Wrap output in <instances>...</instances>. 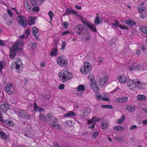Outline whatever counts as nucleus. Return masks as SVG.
<instances>
[{
  "label": "nucleus",
  "instance_id": "1",
  "mask_svg": "<svg viewBox=\"0 0 147 147\" xmlns=\"http://www.w3.org/2000/svg\"><path fill=\"white\" fill-rule=\"evenodd\" d=\"M58 76L63 83L72 77L73 74L72 73L68 71L67 69H65L61 70L60 73L58 74Z\"/></svg>",
  "mask_w": 147,
  "mask_h": 147
},
{
  "label": "nucleus",
  "instance_id": "2",
  "mask_svg": "<svg viewBox=\"0 0 147 147\" xmlns=\"http://www.w3.org/2000/svg\"><path fill=\"white\" fill-rule=\"evenodd\" d=\"M74 30L78 34H82L86 31V28L82 24H79L75 28Z\"/></svg>",
  "mask_w": 147,
  "mask_h": 147
},
{
  "label": "nucleus",
  "instance_id": "3",
  "mask_svg": "<svg viewBox=\"0 0 147 147\" xmlns=\"http://www.w3.org/2000/svg\"><path fill=\"white\" fill-rule=\"evenodd\" d=\"M88 78L91 83L92 87L93 90L96 92H99V89L96 85L94 76L90 75L88 76Z\"/></svg>",
  "mask_w": 147,
  "mask_h": 147
},
{
  "label": "nucleus",
  "instance_id": "4",
  "mask_svg": "<svg viewBox=\"0 0 147 147\" xmlns=\"http://www.w3.org/2000/svg\"><path fill=\"white\" fill-rule=\"evenodd\" d=\"M91 66L90 63L85 62L84 65H83L84 67H82L80 69L81 72L84 74H86L89 73L91 71Z\"/></svg>",
  "mask_w": 147,
  "mask_h": 147
},
{
  "label": "nucleus",
  "instance_id": "5",
  "mask_svg": "<svg viewBox=\"0 0 147 147\" xmlns=\"http://www.w3.org/2000/svg\"><path fill=\"white\" fill-rule=\"evenodd\" d=\"M19 115L22 118L25 119H30L31 118V115L28 114L25 111L21 110L19 111Z\"/></svg>",
  "mask_w": 147,
  "mask_h": 147
},
{
  "label": "nucleus",
  "instance_id": "6",
  "mask_svg": "<svg viewBox=\"0 0 147 147\" xmlns=\"http://www.w3.org/2000/svg\"><path fill=\"white\" fill-rule=\"evenodd\" d=\"M18 18L20 20V21H18V24L22 25L24 28L26 27L27 22L26 18L23 16H19Z\"/></svg>",
  "mask_w": 147,
  "mask_h": 147
},
{
  "label": "nucleus",
  "instance_id": "7",
  "mask_svg": "<svg viewBox=\"0 0 147 147\" xmlns=\"http://www.w3.org/2000/svg\"><path fill=\"white\" fill-rule=\"evenodd\" d=\"M138 80H129L128 82L127 85V86L131 90H134V88H136L135 86H136L137 83L136 82H137Z\"/></svg>",
  "mask_w": 147,
  "mask_h": 147
},
{
  "label": "nucleus",
  "instance_id": "8",
  "mask_svg": "<svg viewBox=\"0 0 147 147\" xmlns=\"http://www.w3.org/2000/svg\"><path fill=\"white\" fill-rule=\"evenodd\" d=\"M57 63L60 65L66 67L68 65L67 61L64 60L63 59L62 56H59L57 59Z\"/></svg>",
  "mask_w": 147,
  "mask_h": 147
},
{
  "label": "nucleus",
  "instance_id": "9",
  "mask_svg": "<svg viewBox=\"0 0 147 147\" xmlns=\"http://www.w3.org/2000/svg\"><path fill=\"white\" fill-rule=\"evenodd\" d=\"M12 86V84L8 83L5 87V91L9 94H12L13 93V90Z\"/></svg>",
  "mask_w": 147,
  "mask_h": 147
},
{
  "label": "nucleus",
  "instance_id": "10",
  "mask_svg": "<svg viewBox=\"0 0 147 147\" xmlns=\"http://www.w3.org/2000/svg\"><path fill=\"white\" fill-rule=\"evenodd\" d=\"M137 82H136L137 84L135 86L136 88L137 87L140 90H142L144 89L146 87L145 84L142 83L140 82L138 80Z\"/></svg>",
  "mask_w": 147,
  "mask_h": 147
},
{
  "label": "nucleus",
  "instance_id": "11",
  "mask_svg": "<svg viewBox=\"0 0 147 147\" xmlns=\"http://www.w3.org/2000/svg\"><path fill=\"white\" fill-rule=\"evenodd\" d=\"M17 49L14 47H12L10 49L9 57L11 59H13L14 58V57L16 55L17 53Z\"/></svg>",
  "mask_w": 147,
  "mask_h": 147
},
{
  "label": "nucleus",
  "instance_id": "12",
  "mask_svg": "<svg viewBox=\"0 0 147 147\" xmlns=\"http://www.w3.org/2000/svg\"><path fill=\"white\" fill-rule=\"evenodd\" d=\"M9 108L7 104L3 103L0 106V110L1 111L2 113H6Z\"/></svg>",
  "mask_w": 147,
  "mask_h": 147
},
{
  "label": "nucleus",
  "instance_id": "13",
  "mask_svg": "<svg viewBox=\"0 0 147 147\" xmlns=\"http://www.w3.org/2000/svg\"><path fill=\"white\" fill-rule=\"evenodd\" d=\"M103 21V19H101L100 20V17L98 16H96L94 21V25H97L98 24H102Z\"/></svg>",
  "mask_w": 147,
  "mask_h": 147
},
{
  "label": "nucleus",
  "instance_id": "14",
  "mask_svg": "<svg viewBox=\"0 0 147 147\" xmlns=\"http://www.w3.org/2000/svg\"><path fill=\"white\" fill-rule=\"evenodd\" d=\"M100 120V118H96L95 117H92L91 120H88L87 121V123L88 124H90L92 123H94L95 121H99Z\"/></svg>",
  "mask_w": 147,
  "mask_h": 147
},
{
  "label": "nucleus",
  "instance_id": "15",
  "mask_svg": "<svg viewBox=\"0 0 147 147\" xmlns=\"http://www.w3.org/2000/svg\"><path fill=\"white\" fill-rule=\"evenodd\" d=\"M84 112L81 116L82 118H84L88 115L90 112L91 109L89 107H86L84 108Z\"/></svg>",
  "mask_w": 147,
  "mask_h": 147
},
{
  "label": "nucleus",
  "instance_id": "16",
  "mask_svg": "<svg viewBox=\"0 0 147 147\" xmlns=\"http://www.w3.org/2000/svg\"><path fill=\"white\" fill-rule=\"evenodd\" d=\"M20 43H22V41H20L19 42L16 41L13 47H14V48L16 49L18 51L20 52L21 51L22 49L21 48H19Z\"/></svg>",
  "mask_w": 147,
  "mask_h": 147
},
{
  "label": "nucleus",
  "instance_id": "17",
  "mask_svg": "<svg viewBox=\"0 0 147 147\" xmlns=\"http://www.w3.org/2000/svg\"><path fill=\"white\" fill-rule=\"evenodd\" d=\"M57 52L58 51L57 49L53 47L51 49L50 51V55L51 57L52 56H55L57 55Z\"/></svg>",
  "mask_w": 147,
  "mask_h": 147
},
{
  "label": "nucleus",
  "instance_id": "18",
  "mask_svg": "<svg viewBox=\"0 0 147 147\" xmlns=\"http://www.w3.org/2000/svg\"><path fill=\"white\" fill-rule=\"evenodd\" d=\"M95 25L93 24H91L90 22H89L88 24H87V26L94 32H96L97 31Z\"/></svg>",
  "mask_w": 147,
  "mask_h": 147
},
{
  "label": "nucleus",
  "instance_id": "19",
  "mask_svg": "<svg viewBox=\"0 0 147 147\" xmlns=\"http://www.w3.org/2000/svg\"><path fill=\"white\" fill-rule=\"evenodd\" d=\"M117 79L119 81L122 83H124L126 82L127 78L124 76H119L117 77Z\"/></svg>",
  "mask_w": 147,
  "mask_h": 147
},
{
  "label": "nucleus",
  "instance_id": "20",
  "mask_svg": "<svg viewBox=\"0 0 147 147\" xmlns=\"http://www.w3.org/2000/svg\"><path fill=\"white\" fill-rule=\"evenodd\" d=\"M3 123L9 126H12L13 125V122L9 120H2L1 121Z\"/></svg>",
  "mask_w": 147,
  "mask_h": 147
},
{
  "label": "nucleus",
  "instance_id": "21",
  "mask_svg": "<svg viewBox=\"0 0 147 147\" xmlns=\"http://www.w3.org/2000/svg\"><path fill=\"white\" fill-rule=\"evenodd\" d=\"M104 80V79H102L100 78H98L96 82L100 86H102L106 83V81Z\"/></svg>",
  "mask_w": 147,
  "mask_h": 147
},
{
  "label": "nucleus",
  "instance_id": "22",
  "mask_svg": "<svg viewBox=\"0 0 147 147\" xmlns=\"http://www.w3.org/2000/svg\"><path fill=\"white\" fill-rule=\"evenodd\" d=\"M116 101L120 103H124L127 101V98H116Z\"/></svg>",
  "mask_w": 147,
  "mask_h": 147
},
{
  "label": "nucleus",
  "instance_id": "23",
  "mask_svg": "<svg viewBox=\"0 0 147 147\" xmlns=\"http://www.w3.org/2000/svg\"><path fill=\"white\" fill-rule=\"evenodd\" d=\"M101 125L102 128L104 130L106 129L108 126V122L107 121H102Z\"/></svg>",
  "mask_w": 147,
  "mask_h": 147
},
{
  "label": "nucleus",
  "instance_id": "24",
  "mask_svg": "<svg viewBox=\"0 0 147 147\" xmlns=\"http://www.w3.org/2000/svg\"><path fill=\"white\" fill-rule=\"evenodd\" d=\"M125 23L129 26H133L136 25V22L131 19H129L126 21Z\"/></svg>",
  "mask_w": 147,
  "mask_h": 147
},
{
  "label": "nucleus",
  "instance_id": "25",
  "mask_svg": "<svg viewBox=\"0 0 147 147\" xmlns=\"http://www.w3.org/2000/svg\"><path fill=\"white\" fill-rule=\"evenodd\" d=\"M126 109L130 112H133L135 110V107L134 106L129 105L127 106Z\"/></svg>",
  "mask_w": 147,
  "mask_h": 147
},
{
  "label": "nucleus",
  "instance_id": "26",
  "mask_svg": "<svg viewBox=\"0 0 147 147\" xmlns=\"http://www.w3.org/2000/svg\"><path fill=\"white\" fill-rule=\"evenodd\" d=\"M30 34V30H27L26 31L25 34L23 35L20 36V37L22 38H24L26 39L28 38Z\"/></svg>",
  "mask_w": 147,
  "mask_h": 147
},
{
  "label": "nucleus",
  "instance_id": "27",
  "mask_svg": "<svg viewBox=\"0 0 147 147\" xmlns=\"http://www.w3.org/2000/svg\"><path fill=\"white\" fill-rule=\"evenodd\" d=\"M114 129L118 131H122L124 130V128L120 126H116L113 127Z\"/></svg>",
  "mask_w": 147,
  "mask_h": 147
},
{
  "label": "nucleus",
  "instance_id": "28",
  "mask_svg": "<svg viewBox=\"0 0 147 147\" xmlns=\"http://www.w3.org/2000/svg\"><path fill=\"white\" fill-rule=\"evenodd\" d=\"M50 125L52 129H59L60 127L59 125L57 123L50 124Z\"/></svg>",
  "mask_w": 147,
  "mask_h": 147
},
{
  "label": "nucleus",
  "instance_id": "29",
  "mask_svg": "<svg viewBox=\"0 0 147 147\" xmlns=\"http://www.w3.org/2000/svg\"><path fill=\"white\" fill-rule=\"evenodd\" d=\"M38 30L36 27H33L32 29V35L34 36H36V33L38 32Z\"/></svg>",
  "mask_w": 147,
  "mask_h": 147
},
{
  "label": "nucleus",
  "instance_id": "30",
  "mask_svg": "<svg viewBox=\"0 0 147 147\" xmlns=\"http://www.w3.org/2000/svg\"><path fill=\"white\" fill-rule=\"evenodd\" d=\"M91 39V36L89 33L87 32L86 37H84L83 38V40L84 41H88Z\"/></svg>",
  "mask_w": 147,
  "mask_h": 147
},
{
  "label": "nucleus",
  "instance_id": "31",
  "mask_svg": "<svg viewBox=\"0 0 147 147\" xmlns=\"http://www.w3.org/2000/svg\"><path fill=\"white\" fill-rule=\"evenodd\" d=\"M75 115V113L73 112L72 111H70L65 114L64 116L65 117H69L70 116H74Z\"/></svg>",
  "mask_w": 147,
  "mask_h": 147
},
{
  "label": "nucleus",
  "instance_id": "32",
  "mask_svg": "<svg viewBox=\"0 0 147 147\" xmlns=\"http://www.w3.org/2000/svg\"><path fill=\"white\" fill-rule=\"evenodd\" d=\"M85 88L84 85L82 84L80 85L77 88V90L79 92H83L85 90Z\"/></svg>",
  "mask_w": 147,
  "mask_h": 147
},
{
  "label": "nucleus",
  "instance_id": "33",
  "mask_svg": "<svg viewBox=\"0 0 147 147\" xmlns=\"http://www.w3.org/2000/svg\"><path fill=\"white\" fill-rule=\"evenodd\" d=\"M5 62L3 60L0 61V71L2 73V69L5 67Z\"/></svg>",
  "mask_w": 147,
  "mask_h": 147
},
{
  "label": "nucleus",
  "instance_id": "34",
  "mask_svg": "<svg viewBox=\"0 0 147 147\" xmlns=\"http://www.w3.org/2000/svg\"><path fill=\"white\" fill-rule=\"evenodd\" d=\"M39 118L40 119L45 122H47L49 119L43 115H40L39 116Z\"/></svg>",
  "mask_w": 147,
  "mask_h": 147
},
{
  "label": "nucleus",
  "instance_id": "35",
  "mask_svg": "<svg viewBox=\"0 0 147 147\" xmlns=\"http://www.w3.org/2000/svg\"><path fill=\"white\" fill-rule=\"evenodd\" d=\"M125 119V116L123 115L121 116V118L117 120L116 123H121L123 122Z\"/></svg>",
  "mask_w": 147,
  "mask_h": 147
},
{
  "label": "nucleus",
  "instance_id": "36",
  "mask_svg": "<svg viewBox=\"0 0 147 147\" xmlns=\"http://www.w3.org/2000/svg\"><path fill=\"white\" fill-rule=\"evenodd\" d=\"M114 21L115 22V23H112L111 24L113 25L112 28H113V27H114V28H117V27H119V23L117 20H115Z\"/></svg>",
  "mask_w": 147,
  "mask_h": 147
},
{
  "label": "nucleus",
  "instance_id": "37",
  "mask_svg": "<svg viewBox=\"0 0 147 147\" xmlns=\"http://www.w3.org/2000/svg\"><path fill=\"white\" fill-rule=\"evenodd\" d=\"M140 29L144 33L147 34V27L142 26L140 28Z\"/></svg>",
  "mask_w": 147,
  "mask_h": 147
},
{
  "label": "nucleus",
  "instance_id": "38",
  "mask_svg": "<svg viewBox=\"0 0 147 147\" xmlns=\"http://www.w3.org/2000/svg\"><path fill=\"white\" fill-rule=\"evenodd\" d=\"M138 99L140 100H144L145 99V96L143 95H138L137 96Z\"/></svg>",
  "mask_w": 147,
  "mask_h": 147
},
{
  "label": "nucleus",
  "instance_id": "39",
  "mask_svg": "<svg viewBox=\"0 0 147 147\" xmlns=\"http://www.w3.org/2000/svg\"><path fill=\"white\" fill-rule=\"evenodd\" d=\"M0 135L2 138H4L5 140H7V136L6 134L4 133L3 131H0Z\"/></svg>",
  "mask_w": 147,
  "mask_h": 147
},
{
  "label": "nucleus",
  "instance_id": "40",
  "mask_svg": "<svg viewBox=\"0 0 147 147\" xmlns=\"http://www.w3.org/2000/svg\"><path fill=\"white\" fill-rule=\"evenodd\" d=\"M35 23V20L33 18H31L29 19V21L28 24L29 25H30L33 24Z\"/></svg>",
  "mask_w": 147,
  "mask_h": 147
},
{
  "label": "nucleus",
  "instance_id": "41",
  "mask_svg": "<svg viewBox=\"0 0 147 147\" xmlns=\"http://www.w3.org/2000/svg\"><path fill=\"white\" fill-rule=\"evenodd\" d=\"M146 9V7L145 6H143L142 7H138V10L139 12L143 11Z\"/></svg>",
  "mask_w": 147,
  "mask_h": 147
},
{
  "label": "nucleus",
  "instance_id": "42",
  "mask_svg": "<svg viewBox=\"0 0 147 147\" xmlns=\"http://www.w3.org/2000/svg\"><path fill=\"white\" fill-rule=\"evenodd\" d=\"M71 13V10L68 8H67V10H66L65 12L63 13V16H65L69 14H70Z\"/></svg>",
  "mask_w": 147,
  "mask_h": 147
},
{
  "label": "nucleus",
  "instance_id": "43",
  "mask_svg": "<svg viewBox=\"0 0 147 147\" xmlns=\"http://www.w3.org/2000/svg\"><path fill=\"white\" fill-rule=\"evenodd\" d=\"M32 5L33 6L36 5L38 3V2L36 0H29Z\"/></svg>",
  "mask_w": 147,
  "mask_h": 147
},
{
  "label": "nucleus",
  "instance_id": "44",
  "mask_svg": "<svg viewBox=\"0 0 147 147\" xmlns=\"http://www.w3.org/2000/svg\"><path fill=\"white\" fill-rule=\"evenodd\" d=\"M80 19L81 20V21H82V23L84 24L86 26H87V24H88V23H89V22H87V23L86 22V19L82 17H80Z\"/></svg>",
  "mask_w": 147,
  "mask_h": 147
},
{
  "label": "nucleus",
  "instance_id": "45",
  "mask_svg": "<svg viewBox=\"0 0 147 147\" xmlns=\"http://www.w3.org/2000/svg\"><path fill=\"white\" fill-rule=\"evenodd\" d=\"M39 8L38 6H36L32 8V11L37 12L39 11Z\"/></svg>",
  "mask_w": 147,
  "mask_h": 147
},
{
  "label": "nucleus",
  "instance_id": "46",
  "mask_svg": "<svg viewBox=\"0 0 147 147\" xmlns=\"http://www.w3.org/2000/svg\"><path fill=\"white\" fill-rule=\"evenodd\" d=\"M115 138L116 140L119 142H123V141L124 139L123 138L119 137H115Z\"/></svg>",
  "mask_w": 147,
  "mask_h": 147
},
{
  "label": "nucleus",
  "instance_id": "47",
  "mask_svg": "<svg viewBox=\"0 0 147 147\" xmlns=\"http://www.w3.org/2000/svg\"><path fill=\"white\" fill-rule=\"evenodd\" d=\"M31 45L32 46V48L33 49H34L36 48V47L37 46V45L36 43L32 42L31 44Z\"/></svg>",
  "mask_w": 147,
  "mask_h": 147
},
{
  "label": "nucleus",
  "instance_id": "48",
  "mask_svg": "<svg viewBox=\"0 0 147 147\" xmlns=\"http://www.w3.org/2000/svg\"><path fill=\"white\" fill-rule=\"evenodd\" d=\"M119 27L121 29H128V28L127 27V26H123L122 25H120L119 24Z\"/></svg>",
  "mask_w": 147,
  "mask_h": 147
},
{
  "label": "nucleus",
  "instance_id": "49",
  "mask_svg": "<svg viewBox=\"0 0 147 147\" xmlns=\"http://www.w3.org/2000/svg\"><path fill=\"white\" fill-rule=\"evenodd\" d=\"M99 133L98 131H96L92 135V137L93 138H96L98 135Z\"/></svg>",
  "mask_w": 147,
  "mask_h": 147
},
{
  "label": "nucleus",
  "instance_id": "50",
  "mask_svg": "<svg viewBox=\"0 0 147 147\" xmlns=\"http://www.w3.org/2000/svg\"><path fill=\"white\" fill-rule=\"evenodd\" d=\"M50 121H51L53 123H56L57 121V119L56 118L52 117V119H51Z\"/></svg>",
  "mask_w": 147,
  "mask_h": 147
},
{
  "label": "nucleus",
  "instance_id": "51",
  "mask_svg": "<svg viewBox=\"0 0 147 147\" xmlns=\"http://www.w3.org/2000/svg\"><path fill=\"white\" fill-rule=\"evenodd\" d=\"M35 111L39 112H43L44 111V109L43 108H37L35 110Z\"/></svg>",
  "mask_w": 147,
  "mask_h": 147
},
{
  "label": "nucleus",
  "instance_id": "52",
  "mask_svg": "<svg viewBox=\"0 0 147 147\" xmlns=\"http://www.w3.org/2000/svg\"><path fill=\"white\" fill-rule=\"evenodd\" d=\"M117 42V40L115 38L112 39L110 40V43L111 44H114Z\"/></svg>",
  "mask_w": 147,
  "mask_h": 147
},
{
  "label": "nucleus",
  "instance_id": "53",
  "mask_svg": "<svg viewBox=\"0 0 147 147\" xmlns=\"http://www.w3.org/2000/svg\"><path fill=\"white\" fill-rule=\"evenodd\" d=\"M66 45V44H65V41H63L62 42L61 48V49H65V47Z\"/></svg>",
  "mask_w": 147,
  "mask_h": 147
},
{
  "label": "nucleus",
  "instance_id": "54",
  "mask_svg": "<svg viewBox=\"0 0 147 147\" xmlns=\"http://www.w3.org/2000/svg\"><path fill=\"white\" fill-rule=\"evenodd\" d=\"M63 24L64 28L66 29L67 28L68 25V22H63Z\"/></svg>",
  "mask_w": 147,
  "mask_h": 147
},
{
  "label": "nucleus",
  "instance_id": "55",
  "mask_svg": "<svg viewBox=\"0 0 147 147\" xmlns=\"http://www.w3.org/2000/svg\"><path fill=\"white\" fill-rule=\"evenodd\" d=\"M137 126L135 125H132L131 126L130 128V130H131L133 129L137 128Z\"/></svg>",
  "mask_w": 147,
  "mask_h": 147
},
{
  "label": "nucleus",
  "instance_id": "56",
  "mask_svg": "<svg viewBox=\"0 0 147 147\" xmlns=\"http://www.w3.org/2000/svg\"><path fill=\"white\" fill-rule=\"evenodd\" d=\"M16 64L20 66H22L23 65V63L21 60H19L18 62H16Z\"/></svg>",
  "mask_w": 147,
  "mask_h": 147
},
{
  "label": "nucleus",
  "instance_id": "57",
  "mask_svg": "<svg viewBox=\"0 0 147 147\" xmlns=\"http://www.w3.org/2000/svg\"><path fill=\"white\" fill-rule=\"evenodd\" d=\"M64 85L63 84H61L59 86V88L60 90H63L64 89Z\"/></svg>",
  "mask_w": 147,
  "mask_h": 147
},
{
  "label": "nucleus",
  "instance_id": "58",
  "mask_svg": "<svg viewBox=\"0 0 147 147\" xmlns=\"http://www.w3.org/2000/svg\"><path fill=\"white\" fill-rule=\"evenodd\" d=\"M31 7L28 4H27V5L26 6V8L28 11L31 10Z\"/></svg>",
  "mask_w": 147,
  "mask_h": 147
},
{
  "label": "nucleus",
  "instance_id": "59",
  "mask_svg": "<svg viewBox=\"0 0 147 147\" xmlns=\"http://www.w3.org/2000/svg\"><path fill=\"white\" fill-rule=\"evenodd\" d=\"M5 45V43L3 40L0 39V45L3 46Z\"/></svg>",
  "mask_w": 147,
  "mask_h": 147
},
{
  "label": "nucleus",
  "instance_id": "60",
  "mask_svg": "<svg viewBox=\"0 0 147 147\" xmlns=\"http://www.w3.org/2000/svg\"><path fill=\"white\" fill-rule=\"evenodd\" d=\"M69 33V31H64L61 33V34L63 36L65 35L66 34Z\"/></svg>",
  "mask_w": 147,
  "mask_h": 147
},
{
  "label": "nucleus",
  "instance_id": "61",
  "mask_svg": "<svg viewBox=\"0 0 147 147\" xmlns=\"http://www.w3.org/2000/svg\"><path fill=\"white\" fill-rule=\"evenodd\" d=\"M48 14H49V17H51V16L53 17L54 16V15L53 13L51 11H49V12L48 13Z\"/></svg>",
  "mask_w": 147,
  "mask_h": 147
},
{
  "label": "nucleus",
  "instance_id": "62",
  "mask_svg": "<svg viewBox=\"0 0 147 147\" xmlns=\"http://www.w3.org/2000/svg\"><path fill=\"white\" fill-rule=\"evenodd\" d=\"M47 117L49 119V120H50L51 119H52V115L50 114H48L47 115Z\"/></svg>",
  "mask_w": 147,
  "mask_h": 147
},
{
  "label": "nucleus",
  "instance_id": "63",
  "mask_svg": "<svg viewBox=\"0 0 147 147\" xmlns=\"http://www.w3.org/2000/svg\"><path fill=\"white\" fill-rule=\"evenodd\" d=\"M134 69L136 70H140L139 65H137L134 68Z\"/></svg>",
  "mask_w": 147,
  "mask_h": 147
},
{
  "label": "nucleus",
  "instance_id": "64",
  "mask_svg": "<svg viewBox=\"0 0 147 147\" xmlns=\"http://www.w3.org/2000/svg\"><path fill=\"white\" fill-rule=\"evenodd\" d=\"M97 99L99 100H101V99H102V96L101 95H99L97 96Z\"/></svg>",
  "mask_w": 147,
  "mask_h": 147
}]
</instances>
